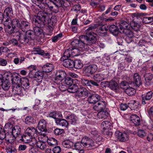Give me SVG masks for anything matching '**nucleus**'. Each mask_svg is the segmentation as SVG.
Masks as SVG:
<instances>
[{
  "instance_id": "4be33fe9",
  "label": "nucleus",
  "mask_w": 153,
  "mask_h": 153,
  "mask_svg": "<svg viewBox=\"0 0 153 153\" xmlns=\"http://www.w3.org/2000/svg\"><path fill=\"white\" fill-rule=\"evenodd\" d=\"M128 106L131 107V110L137 111L140 106V105L138 102L133 100L128 103Z\"/></svg>"
},
{
  "instance_id": "2f4dec72",
  "label": "nucleus",
  "mask_w": 153,
  "mask_h": 153,
  "mask_svg": "<svg viewBox=\"0 0 153 153\" xmlns=\"http://www.w3.org/2000/svg\"><path fill=\"white\" fill-rule=\"evenodd\" d=\"M120 33H125L128 37L129 38H132L134 36L133 33L131 30L130 28H125L122 32L120 31Z\"/></svg>"
},
{
  "instance_id": "0e129e2a",
  "label": "nucleus",
  "mask_w": 153,
  "mask_h": 153,
  "mask_svg": "<svg viewBox=\"0 0 153 153\" xmlns=\"http://www.w3.org/2000/svg\"><path fill=\"white\" fill-rule=\"evenodd\" d=\"M48 143L49 145L52 146H54L57 144V141L54 138H52L50 141H48Z\"/></svg>"
},
{
  "instance_id": "052dcab7",
  "label": "nucleus",
  "mask_w": 153,
  "mask_h": 153,
  "mask_svg": "<svg viewBox=\"0 0 153 153\" xmlns=\"http://www.w3.org/2000/svg\"><path fill=\"white\" fill-rule=\"evenodd\" d=\"M1 86L4 90H8L10 87L9 84L7 82H4Z\"/></svg>"
},
{
  "instance_id": "69168bd1",
  "label": "nucleus",
  "mask_w": 153,
  "mask_h": 153,
  "mask_svg": "<svg viewBox=\"0 0 153 153\" xmlns=\"http://www.w3.org/2000/svg\"><path fill=\"white\" fill-rule=\"evenodd\" d=\"M137 134L138 136L141 138H143L146 135L145 132L143 130H139Z\"/></svg>"
},
{
  "instance_id": "cd10ccee",
  "label": "nucleus",
  "mask_w": 153,
  "mask_h": 153,
  "mask_svg": "<svg viewBox=\"0 0 153 153\" xmlns=\"http://www.w3.org/2000/svg\"><path fill=\"white\" fill-rule=\"evenodd\" d=\"M108 113L106 110L100 111L97 114V116L99 119L104 120L107 118Z\"/></svg>"
},
{
  "instance_id": "a878e982",
  "label": "nucleus",
  "mask_w": 153,
  "mask_h": 153,
  "mask_svg": "<svg viewBox=\"0 0 153 153\" xmlns=\"http://www.w3.org/2000/svg\"><path fill=\"white\" fill-rule=\"evenodd\" d=\"M53 68L52 64L47 63L42 67V70L43 72L49 73L53 70Z\"/></svg>"
},
{
  "instance_id": "ddd939ff",
  "label": "nucleus",
  "mask_w": 153,
  "mask_h": 153,
  "mask_svg": "<svg viewBox=\"0 0 153 153\" xmlns=\"http://www.w3.org/2000/svg\"><path fill=\"white\" fill-rule=\"evenodd\" d=\"M38 128L41 132H46L47 131L46 128V124L45 121L44 120H40L38 124Z\"/></svg>"
},
{
  "instance_id": "aec40b11",
  "label": "nucleus",
  "mask_w": 153,
  "mask_h": 153,
  "mask_svg": "<svg viewBox=\"0 0 153 153\" xmlns=\"http://www.w3.org/2000/svg\"><path fill=\"white\" fill-rule=\"evenodd\" d=\"M63 60V65L68 68H73L74 66V61L70 59H62Z\"/></svg>"
},
{
  "instance_id": "1a4fd4ad",
  "label": "nucleus",
  "mask_w": 153,
  "mask_h": 153,
  "mask_svg": "<svg viewBox=\"0 0 153 153\" xmlns=\"http://www.w3.org/2000/svg\"><path fill=\"white\" fill-rule=\"evenodd\" d=\"M100 98L101 97L98 94H93L88 98L87 101L90 104H94L100 100Z\"/></svg>"
},
{
  "instance_id": "bf43d9fd",
  "label": "nucleus",
  "mask_w": 153,
  "mask_h": 153,
  "mask_svg": "<svg viewBox=\"0 0 153 153\" xmlns=\"http://www.w3.org/2000/svg\"><path fill=\"white\" fill-rule=\"evenodd\" d=\"M62 36V34L60 33L53 37L52 38V41L53 42H56Z\"/></svg>"
},
{
  "instance_id": "f257e3e1",
  "label": "nucleus",
  "mask_w": 153,
  "mask_h": 153,
  "mask_svg": "<svg viewBox=\"0 0 153 153\" xmlns=\"http://www.w3.org/2000/svg\"><path fill=\"white\" fill-rule=\"evenodd\" d=\"M96 26L90 27L85 31L86 35H82L79 37V39H75L71 42V45L74 48L85 49V47L87 45H91L94 44L97 40V35L94 33H92L91 31L96 28Z\"/></svg>"
},
{
  "instance_id": "9d476101",
  "label": "nucleus",
  "mask_w": 153,
  "mask_h": 153,
  "mask_svg": "<svg viewBox=\"0 0 153 153\" xmlns=\"http://www.w3.org/2000/svg\"><path fill=\"white\" fill-rule=\"evenodd\" d=\"M97 104L93 107L95 111H99L104 110L106 108V103L104 101H99Z\"/></svg>"
},
{
  "instance_id": "7c9ffc66",
  "label": "nucleus",
  "mask_w": 153,
  "mask_h": 153,
  "mask_svg": "<svg viewBox=\"0 0 153 153\" xmlns=\"http://www.w3.org/2000/svg\"><path fill=\"white\" fill-rule=\"evenodd\" d=\"M10 25H5L4 26V30L6 33L9 34H11L15 32V29L12 26H11Z\"/></svg>"
},
{
  "instance_id": "412c9836",
  "label": "nucleus",
  "mask_w": 153,
  "mask_h": 153,
  "mask_svg": "<svg viewBox=\"0 0 153 153\" xmlns=\"http://www.w3.org/2000/svg\"><path fill=\"white\" fill-rule=\"evenodd\" d=\"M65 72L62 71H60L57 72L56 74V80L61 81L65 78L66 76Z\"/></svg>"
},
{
  "instance_id": "e2e57ef3",
  "label": "nucleus",
  "mask_w": 153,
  "mask_h": 153,
  "mask_svg": "<svg viewBox=\"0 0 153 153\" xmlns=\"http://www.w3.org/2000/svg\"><path fill=\"white\" fill-rule=\"evenodd\" d=\"M147 44L146 41L143 40H140L138 43V45L140 47H143L144 48L146 47Z\"/></svg>"
},
{
  "instance_id": "a211bd4d",
  "label": "nucleus",
  "mask_w": 153,
  "mask_h": 153,
  "mask_svg": "<svg viewBox=\"0 0 153 153\" xmlns=\"http://www.w3.org/2000/svg\"><path fill=\"white\" fill-rule=\"evenodd\" d=\"M25 134L30 137H35L37 136V130L33 127H28L26 129Z\"/></svg>"
},
{
  "instance_id": "bb28decb",
  "label": "nucleus",
  "mask_w": 153,
  "mask_h": 153,
  "mask_svg": "<svg viewBox=\"0 0 153 153\" xmlns=\"http://www.w3.org/2000/svg\"><path fill=\"white\" fill-rule=\"evenodd\" d=\"M56 123L57 125L62 127H67L68 125V122L64 119H58L55 120Z\"/></svg>"
},
{
  "instance_id": "58836bf2",
  "label": "nucleus",
  "mask_w": 153,
  "mask_h": 153,
  "mask_svg": "<svg viewBox=\"0 0 153 153\" xmlns=\"http://www.w3.org/2000/svg\"><path fill=\"white\" fill-rule=\"evenodd\" d=\"M111 123L108 121H104L102 122L101 125V128L103 130L108 129L111 126Z\"/></svg>"
},
{
  "instance_id": "de8ad7c7",
  "label": "nucleus",
  "mask_w": 153,
  "mask_h": 153,
  "mask_svg": "<svg viewBox=\"0 0 153 153\" xmlns=\"http://www.w3.org/2000/svg\"><path fill=\"white\" fill-rule=\"evenodd\" d=\"M76 79H73L69 77H66L65 80V82L66 85L70 86L75 82Z\"/></svg>"
},
{
  "instance_id": "393cba45",
  "label": "nucleus",
  "mask_w": 153,
  "mask_h": 153,
  "mask_svg": "<svg viewBox=\"0 0 153 153\" xmlns=\"http://www.w3.org/2000/svg\"><path fill=\"white\" fill-rule=\"evenodd\" d=\"M21 129L19 126H15L12 130V135L14 137H18L20 134Z\"/></svg>"
},
{
  "instance_id": "c756f323",
  "label": "nucleus",
  "mask_w": 153,
  "mask_h": 153,
  "mask_svg": "<svg viewBox=\"0 0 153 153\" xmlns=\"http://www.w3.org/2000/svg\"><path fill=\"white\" fill-rule=\"evenodd\" d=\"M93 78L95 81L99 82L104 80L105 76L104 74L100 73L94 75Z\"/></svg>"
},
{
  "instance_id": "603ef678",
  "label": "nucleus",
  "mask_w": 153,
  "mask_h": 153,
  "mask_svg": "<svg viewBox=\"0 0 153 153\" xmlns=\"http://www.w3.org/2000/svg\"><path fill=\"white\" fill-rule=\"evenodd\" d=\"M11 79V80L12 83L13 84H15L16 85L18 84V83L20 82L21 81L20 78L17 76H13Z\"/></svg>"
},
{
  "instance_id": "a18cd8bd",
  "label": "nucleus",
  "mask_w": 153,
  "mask_h": 153,
  "mask_svg": "<svg viewBox=\"0 0 153 153\" xmlns=\"http://www.w3.org/2000/svg\"><path fill=\"white\" fill-rule=\"evenodd\" d=\"M36 146L38 148L42 150H44L46 149L47 146L45 143L41 141L37 142Z\"/></svg>"
},
{
  "instance_id": "9b49d317",
  "label": "nucleus",
  "mask_w": 153,
  "mask_h": 153,
  "mask_svg": "<svg viewBox=\"0 0 153 153\" xmlns=\"http://www.w3.org/2000/svg\"><path fill=\"white\" fill-rule=\"evenodd\" d=\"M144 77L145 80V84L147 86H150L153 83V75L151 73H146Z\"/></svg>"
},
{
  "instance_id": "774afa93",
  "label": "nucleus",
  "mask_w": 153,
  "mask_h": 153,
  "mask_svg": "<svg viewBox=\"0 0 153 153\" xmlns=\"http://www.w3.org/2000/svg\"><path fill=\"white\" fill-rule=\"evenodd\" d=\"M49 115L50 117H52L54 119H56V120H57L56 119L57 118V117H60V114H56L55 112H51L49 114Z\"/></svg>"
},
{
  "instance_id": "473e14b6",
  "label": "nucleus",
  "mask_w": 153,
  "mask_h": 153,
  "mask_svg": "<svg viewBox=\"0 0 153 153\" xmlns=\"http://www.w3.org/2000/svg\"><path fill=\"white\" fill-rule=\"evenodd\" d=\"M25 33L30 41L33 40L35 38L34 33L32 30H27Z\"/></svg>"
},
{
  "instance_id": "5701e85b",
  "label": "nucleus",
  "mask_w": 153,
  "mask_h": 153,
  "mask_svg": "<svg viewBox=\"0 0 153 153\" xmlns=\"http://www.w3.org/2000/svg\"><path fill=\"white\" fill-rule=\"evenodd\" d=\"M109 29L110 32L115 36H117L119 32H120L118 28L114 25H111L109 27Z\"/></svg>"
},
{
  "instance_id": "6e6552de",
  "label": "nucleus",
  "mask_w": 153,
  "mask_h": 153,
  "mask_svg": "<svg viewBox=\"0 0 153 153\" xmlns=\"http://www.w3.org/2000/svg\"><path fill=\"white\" fill-rule=\"evenodd\" d=\"M18 34L16 37L21 43H27L30 41L25 33L19 32Z\"/></svg>"
},
{
  "instance_id": "6e6d98bb",
  "label": "nucleus",
  "mask_w": 153,
  "mask_h": 153,
  "mask_svg": "<svg viewBox=\"0 0 153 153\" xmlns=\"http://www.w3.org/2000/svg\"><path fill=\"white\" fill-rule=\"evenodd\" d=\"M13 75L10 72H7L5 73L3 75V77L5 78L7 81H10L12 79Z\"/></svg>"
},
{
  "instance_id": "a19ab883",
  "label": "nucleus",
  "mask_w": 153,
  "mask_h": 153,
  "mask_svg": "<svg viewBox=\"0 0 153 153\" xmlns=\"http://www.w3.org/2000/svg\"><path fill=\"white\" fill-rule=\"evenodd\" d=\"M125 91L127 94L130 96L134 95L136 92L135 90L131 87L127 88Z\"/></svg>"
},
{
  "instance_id": "c85d7f7f",
  "label": "nucleus",
  "mask_w": 153,
  "mask_h": 153,
  "mask_svg": "<svg viewBox=\"0 0 153 153\" xmlns=\"http://www.w3.org/2000/svg\"><path fill=\"white\" fill-rule=\"evenodd\" d=\"M34 78L38 82H41L43 79L44 76L43 72L38 71L35 73Z\"/></svg>"
},
{
  "instance_id": "e433bc0d",
  "label": "nucleus",
  "mask_w": 153,
  "mask_h": 153,
  "mask_svg": "<svg viewBox=\"0 0 153 153\" xmlns=\"http://www.w3.org/2000/svg\"><path fill=\"white\" fill-rule=\"evenodd\" d=\"M6 150L7 153H16L17 152L16 146L12 144L7 147Z\"/></svg>"
},
{
  "instance_id": "5fc2aeb1",
  "label": "nucleus",
  "mask_w": 153,
  "mask_h": 153,
  "mask_svg": "<svg viewBox=\"0 0 153 153\" xmlns=\"http://www.w3.org/2000/svg\"><path fill=\"white\" fill-rule=\"evenodd\" d=\"M51 24L49 23V24L47 29V31L48 32V33H47V35L51 36L52 34V32L53 30V27L54 25V24H52V26L51 25Z\"/></svg>"
},
{
  "instance_id": "0eeeda50",
  "label": "nucleus",
  "mask_w": 153,
  "mask_h": 153,
  "mask_svg": "<svg viewBox=\"0 0 153 153\" xmlns=\"http://www.w3.org/2000/svg\"><path fill=\"white\" fill-rule=\"evenodd\" d=\"M81 143L84 146L87 147H91L95 145L94 141L86 137H85L82 139Z\"/></svg>"
},
{
  "instance_id": "c03bdc74",
  "label": "nucleus",
  "mask_w": 153,
  "mask_h": 153,
  "mask_svg": "<svg viewBox=\"0 0 153 153\" xmlns=\"http://www.w3.org/2000/svg\"><path fill=\"white\" fill-rule=\"evenodd\" d=\"M6 16L12 17L13 16V12L12 8L10 7L6 8L4 11V14Z\"/></svg>"
},
{
  "instance_id": "4468645a",
  "label": "nucleus",
  "mask_w": 153,
  "mask_h": 153,
  "mask_svg": "<svg viewBox=\"0 0 153 153\" xmlns=\"http://www.w3.org/2000/svg\"><path fill=\"white\" fill-rule=\"evenodd\" d=\"M153 92L152 91L148 92L146 94H142V103L143 105H145L147 103V101L150 100L152 98L153 96Z\"/></svg>"
},
{
  "instance_id": "f704fd0d",
  "label": "nucleus",
  "mask_w": 153,
  "mask_h": 153,
  "mask_svg": "<svg viewBox=\"0 0 153 153\" xmlns=\"http://www.w3.org/2000/svg\"><path fill=\"white\" fill-rule=\"evenodd\" d=\"M22 86L25 87L27 89L29 88L30 85L29 80L26 78H24L21 80L20 82Z\"/></svg>"
},
{
  "instance_id": "3c124183",
  "label": "nucleus",
  "mask_w": 153,
  "mask_h": 153,
  "mask_svg": "<svg viewBox=\"0 0 153 153\" xmlns=\"http://www.w3.org/2000/svg\"><path fill=\"white\" fill-rule=\"evenodd\" d=\"M11 17H8L4 15L3 20L4 21V25H10L12 21L11 19Z\"/></svg>"
},
{
  "instance_id": "49530a36",
  "label": "nucleus",
  "mask_w": 153,
  "mask_h": 153,
  "mask_svg": "<svg viewBox=\"0 0 153 153\" xmlns=\"http://www.w3.org/2000/svg\"><path fill=\"white\" fill-rule=\"evenodd\" d=\"M25 122L26 124L29 125L34 124L35 123V121L33 118L31 116H28L26 117Z\"/></svg>"
},
{
  "instance_id": "c9c22d12",
  "label": "nucleus",
  "mask_w": 153,
  "mask_h": 153,
  "mask_svg": "<svg viewBox=\"0 0 153 153\" xmlns=\"http://www.w3.org/2000/svg\"><path fill=\"white\" fill-rule=\"evenodd\" d=\"M78 88V86L74 83L70 85L67 89L68 92L71 93H74L76 92Z\"/></svg>"
},
{
  "instance_id": "6ab92c4d",
  "label": "nucleus",
  "mask_w": 153,
  "mask_h": 153,
  "mask_svg": "<svg viewBox=\"0 0 153 153\" xmlns=\"http://www.w3.org/2000/svg\"><path fill=\"white\" fill-rule=\"evenodd\" d=\"M108 87L112 90L117 92L119 89V86L117 82L112 80L109 82Z\"/></svg>"
},
{
  "instance_id": "37998d69",
  "label": "nucleus",
  "mask_w": 153,
  "mask_h": 153,
  "mask_svg": "<svg viewBox=\"0 0 153 153\" xmlns=\"http://www.w3.org/2000/svg\"><path fill=\"white\" fill-rule=\"evenodd\" d=\"M31 137H29L28 135L26 134L25 132V134L21 136L20 140L23 142L27 143L29 142L30 139H31Z\"/></svg>"
},
{
  "instance_id": "dca6fc26",
  "label": "nucleus",
  "mask_w": 153,
  "mask_h": 153,
  "mask_svg": "<svg viewBox=\"0 0 153 153\" xmlns=\"http://www.w3.org/2000/svg\"><path fill=\"white\" fill-rule=\"evenodd\" d=\"M24 89V87L21 86L19 84H18L16 85V87L14 86L13 89V92L15 95L21 96L23 95Z\"/></svg>"
},
{
  "instance_id": "338daca9",
  "label": "nucleus",
  "mask_w": 153,
  "mask_h": 153,
  "mask_svg": "<svg viewBox=\"0 0 153 153\" xmlns=\"http://www.w3.org/2000/svg\"><path fill=\"white\" fill-rule=\"evenodd\" d=\"M128 85V83L125 81L122 82L120 85V87L126 90V89L128 88L127 86Z\"/></svg>"
},
{
  "instance_id": "680f3d73",
  "label": "nucleus",
  "mask_w": 153,
  "mask_h": 153,
  "mask_svg": "<svg viewBox=\"0 0 153 153\" xmlns=\"http://www.w3.org/2000/svg\"><path fill=\"white\" fill-rule=\"evenodd\" d=\"M64 130L63 129H61L59 128H56L54 131V134L56 135H59L63 133Z\"/></svg>"
},
{
  "instance_id": "8fccbe9b",
  "label": "nucleus",
  "mask_w": 153,
  "mask_h": 153,
  "mask_svg": "<svg viewBox=\"0 0 153 153\" xmlns=\"http://www.w3.org/2000/svg\"><path fill=\"white\" fill-rule=\"evenodd\" d=\"M15 137L13 135L11 136L10 135H8V134H6V137H5L4 138H5V140L7 142L10 143H12L14 142Z\"/></svg>"
},
{
  "instance_id": "423d86ee",
  "label": "nucleus",
  "mask_w": 153,
  "mask_h": 153,
  "mask_svg": "<svg viewBox=\"0 0 153 153\" xmlns=\"http://www.w3.org/2000/svg\"><path fill=\"white\" fill-rule=\"evenodd\" d=\"M115 135L118 139L122 142H125L127 141L129 139L128 134L125 133H122L119 131L115 132Z\"/></svg>"
},
{
  "instance_id": "13d9d810",
  "label": "nucleus",
  "mask_w": 153,
  "mask_h": 153,
  "mask_svg": "<svg viewBox=\"0 0 153 153\" xmlns=\"http://www.w3.org/2000/svg\"><path fill=\"white\" fill-rule=\"evenodd\" d=\"M90 80L85 79L84 78H82L81 79V82L82 84L84 86H88L90 87Z\"/></svg>"
},
{
  "instance_id": "ea45409f",
  "label": "nucleus",
  "mask_w": 153,
  "mask_h": 153,
  "mask_svg": "<svg viewBox=\"0 0 153 153\" xmlns=\"http://www.w3.org/2000/svg\"><path fill=\"white\" fill-rule=\"evenodd\" d=\"M73 67L77 69H80L83 66V65L81 60L76 59L74 61Z\"/></svg>"
},
{
  "instance_id": "39448f33",
  "label": "nucleus",
  "mask_w": 153,
  "mask_h": 153,
  "mask_svg": "<svg viewBox=\"0 0 153 153\" xmlns=\"http://www.w3.org/2000/svg\"><path fill=\"white\" fill-rule=\"evenodd\" d=\"M97 69V67L96 65H90L85 67L83 68V72L86 75L89 76L94 73Z\"/></svg>"
},
{
  "instance_id": "2eb2a0df",
  "label": "nucleus",
  "mask_w": 153,
  "mask_h": 153,
  "mask_svg": "<svg viewBox=\"0 0 153 153\" xmlns=\"http://www.w3.org/2000/svg\"><path fill=\"white\" fill-rule=\"evenodd\" d=\"M30 23L28 22L22 20L21 21L19 29L23 32H26L30 28Z\"/></svg>"
},
{
  "instance_id": "20e7f679",
  "label": "nucleus",
  "mask_w": 153,
  "mask_h": 153,
  "mask_svg": "<svg viewBox=\"0 0 153 153\" xmlns=\"http://www.w3.org/2000/svg\"><path fill=\"white\" fill-rule=\"evenodd\" d=\"M65 118L68 120V123L72 125H75L78 120L77 117L74 114H71L67 111L64 112Z\"/></svg>"
},
{
  "instance_id": "72a5a7b5",
  "label": "nucleus",
  "mask_w": 153,
  "mask_h": 153,
  "mask_svg": "<svg viewBox=\"0 0 153 153\" xmlns=\"http://www.w3.org/2000/svg\"><path fill=\"white\" fill-rule=\"evenodd\" d=\"M20 23L18 19H15L12 20L10 25L15 29H19Z\"/></svg>"
},
{
  "instance_id": "f03ea898",
  "label": "nucleus",
  "mask_w": 153,
  "mask_h": 153,
  "mask_svg": "<svg viewBox=\"0 0 153 153\" xmlns=\"http://www.w3.org/2000/svg\"><path fill=\"white\" fill-rule=\"evenodd\" d=\"M33 23L36 26L34 29V34L35 36H39L42 33V30L41 27H44L45 24L48 22L44 21V19L37 15L33 18Z\"/></svg>"
},
{
  "instance_id": "4d7b16f0",
  "label": "nucleus",
  "mask_w": 153,
  "mask_h": 153,
  "mask_svg": "<svg viewBox=\"0 0 153 153\" xmlns=\"http://www.w3.org/2000/svg\"><path fill=\"white\" fill-rule=\"evenodd\" d=\"M143 21L145 24L150 23L153 22V17H144L143 19Z\"/></svg>"
},
{
  "instance_id": "4c0bfd02",
  "label": "nucleus",
  "mask_w": 153,
  "mask_h": 153,
  "mask_svg": "<svg viewBox=\"0 0 153 153\" xmlns=\"http://www.w3.org/2000/svg\"><path fill=\"white\" fill-rule=\"evenodd\" d=\"M134 83L138 87L141 84V79L140 77L137 73H135L134 75Z\"/></svg>"
},
{
  "instance_id": "f3484780",
  "label": "nucleus",
  "mask_w": 153,
  "mask_h": 153,
  "mask_svg": "<svg viewBox=\"0 0 153 153\" xmlns=\"http://www.w3.org/2000/svg\"><path fill=\"white\" fill-rule=\"evenodd\" d=\"M88 94V91L85 88L80 90L76 93V96L79 98H81L82 99H84L87 97Z\"/></svg>"
},
{
  "instance_id": "09e8293b",
  "label": "nucleus",
  "mask_w": 153,
  "mask_h": 153,
  "mask_svg": "<svg viewBox=\"0 0 153 153\" xmlns=\"http://www.w3.org/2000/svg\"><path fill=\"white\" fill-rule=\"evenodd\" d=\"M63 146L65 148H70L73 145L71 142L69 140H64L62 143Z\"/></svg>"
},
{
  "instance_id": "79ce46f5",
  "label": "nucleus",
  "mask_w": 153,
  "mask_h": 153,
  "mask_svg": "<svg viewBox=\"0 0 153 153\" xmlns=\"http://www.w3.org/2000/svg\"><path fill=\"white\" fill-rule=\"evenodd\" d=\"M140 27V25L134 21H131L130 23V27L134 30L135 31H137Z\"/></svg>"
},
{
  "instance_id": "f8f14e48",
  "label": "nucleus",
  "mask_w": 153,
  "mask_h": 153,
  "mask_svg": "<svg viewBox=\"0 0 153 153\" xmlns=\"http://www.w3.org/2000/svg\"><path fill=\"white\" fill-rule=\"evenodd\" d=\"M32 1L43 10H44L48 1L46 2L45 0H32Z\"/></svg>"
},
{
  "instance_id": "864d4df0",
  "label": "nucleus",
  "mask_w": 153,
  "mask_h": 153,
  "mask_svg": "<svg viewBox=\"0 0 153 153\" xmlns=\"http://www.w3.org/2000/svg\"><path fill=\"white\" fill-rule=\"evenodd\" d=\"M103 131V133L105 135V137L107 139H110L112 135V132L109 131L108 129Z\"/></svg>"
},
{
  "instance_id": "b1692460",
  "label": "nucleus",
  "mask_w": 153,
  "mask_h": 153,
  "mask_svg": "<svg viewBox=\"0 0 153 153\" xmlns=\"http://www.w3.org/2000/svg\"><path fill=\"white\" fill-rule=\"evenodd\" d=\"M131 122L136 126L139 125L140 124V118L136 115L132 114L130 117Z\"/></svg>"
},
{
  "instance_id": "7ed1b4c3",
  "label": "nucleus",
  "mask_w": 153,
  "mask_h": 153,
  "mask_svg": "<svg viewBox=\"0 0 153 153\" xmlns=\"http://www.w3.org/2000/svg\"><path fill=\"white\" fill-rule=\"evenodd\" d=\"M80 53V50L77 49L72 48V49L69 48L66 50L64 52L63 56L61 59H62L72 58L79 55Z\"/></svg>"
}]
</instances>
